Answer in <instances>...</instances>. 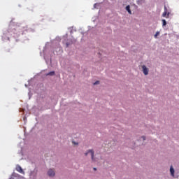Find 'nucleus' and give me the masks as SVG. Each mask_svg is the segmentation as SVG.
Wrapping results in <instances>:
<instances>
[{
	"instance_id": "1",
	"label": "nucleus",
	"mask_w": 179,
	"mask_h": 179,
	"mask_svg": "<svg viewBox=\"0 0 179 179\" xmlns=\"http://www.w3.org/2000/svg\"><path fill=\"white\" fill-rule=\"evenodd\" d=\"M89 153L91 154V159L92 162H94V151L93 150H89L87 152L85 153V155L87 156Z\"/></svg>"
},
{
	"instance_id": "2",
	"label": "nucleus",
	"mask_w": 179,
	"mask_h": 179,
	"mask_svg": "<svg viewBox=\"0 0 179 179\" xmlns=\"http://www.w3.org/2000/svg\"><path fill=\"white\" fill-rule=\"evenodd\" d=\"M142 69H143V72L144 73V75H149V69H148V67H146V66L143 65L142 66Z\"/></svg>"
},
{
	"instance_id": "3",
	"label": "nucleus",
	"mask_w": 179,
	"mask_h": 179,
	"mask_svg": "<svg viewBox=\"0 0 179 179\" xmlns=\"http://www.w3.org/2000/svg\"><path fill=\"white\" fill-rule=\"evenodd\" d=\"M48 175L49 176V177H54V176H55V171L52 169H50L48 171Z\"/></svg>"
},
{
	"instance_id": "4",
	"label": "nucleus",
	"mask_w": 179,
	"mask_h": 179,
	"mask_svg": "<svg viewBox=\"0 0 179 179\" xmlns=\"http://www.w3.org/2000/svg\"><path fill=\"white\" fill-rule=\"evenodd\" d=\"M16 170L18 171V173H21V174H24V171H23L22 166L17 165L16 167Z\"/></svg>"
},
{
	"instance_id": "5",
	"label": "nucleus",
	"mask_w": 179,
	"mask_h": 179,
	"mask_svg": "<svg viewBox=\"0 0 179 179\" xmlns=\"http://www.w3.org/2000/svg\"><path fill=\"white\" fill-rule=\"evenodd\" d=\"M170 173L171 176H172V177H174V168H173V166H171L170 168Z\"/></svg>"
},
{
	"instance_id": "6",
	"label": "nucleus",
	"mask_w": 179,
	"mask_h": 179,
	"mask_svg": "<svg viewBox=\"0 0 179 179\" xmlns=\"http://www.w3.org/2000/svg\"><path fill=\"white\" fill-rule=\"evenodd\" d=\"M54 75H55V71H50L46 74L47 76H54Z\"/></svg>"
},
{
	"instance_id": "7",
	"label": "nucleus",
	"mask_w": 179,
	"mask_h": 179,
	"mask_svg": "<svg viewBox=\"0 0 179 179\" xmlns=\"http://www.w3.org/2000/svg\"><path fill=\"white\" fill-rule=\"evenodd\" d=\"M126 10L131 15L132 13L131 12V7L129 6H126Z\"/></svg>"
},
{
	"instance_id": "8",
	"label": "nucleus",
	"mask_w": 179,
	"mask_h": 179,
	"mask_svg": "<svg viewBox=\"0 0 179 179\" xmlns=\"http://www.w3.org/2000/svg\"><path fill=\"white\" fill-rule=\"evenodd\" d=\"M167 24V22L166 20H162V26H166Z\"/></svg>"
},
{
	"instance_id": "9",
	"label": "nucleus",
	"mask_w": 179,
	"mask_h": 179,
	"mask_svg": "<svg viewBox=\"0 0 179 179\" xmlns=\"http://www.w3.org/2000/svg\"><path fill=\"white\" fill-rule=\"evenodd\" d=\"M159 34H160V32L157 31L156 34L154 35L155 38H157V36H159Z\"/></svg>"
},
{
	"instance_id": "10",
	"label": "nucleus",
	"mask_w": 179,
	"mask_h": 179,
	"mask_svg": "<svg viewBox=\"0 0 179 179\" xmlns=\"http://www.w3.org/2000/svg\"><path fill=\"white\" fill-rule=\"evenodd\" d=\"M163 17H166L167 16V11H164L162 14Z\"/></svg>"
},
{
	"instance_id": "11",
	"label": "nucleus",
	"mask_w": 179,
	"mask_h": 179,
	"mask_svg": "<svg viewBox=\"0 0 179 179\" xmlns=\"http://www.w3.org/2000/svg\"><path fill=\"white\" fill-rule=\"evenodd\" d=\"M100 83V81H96L94 83V85H99Z\"/></svg>"
},
{
	"instance_id": "12",
	"label": "nucleus",
	"mask_w": 179,
	"mask_h": 179,
	"mask_svg": "<svg viewBox=\"0 0 179 179\" xmlns=\"http://www.w3.org/2000/svg\"><path fill=\"white\" fill-rule=\"evenodd\" d=\"M164 12H167V7L166 6H164Z\"/></svg>"
},
{
	"instance_id": "13",
	"label": "nucleus",
	"mask_w": 179,
	"mask_h": 179,
	"mask_svg": "<svg viewBox=\"0 0 179 179\" xmlns=\"http://www.w3.org/2000/svg\"><path fill=\"white\" fill-rule=\"evenodd\" d=\"M73 145H78V143H76L75 141H73Z\"/></svg>"
},
{
	"instance_id": "14",
	"label": "nucleus",
	"mask_w": 179,
	"mask_h": 179,
	"mask_svg": "<svg viewBox=\"0 0 179 179\" xmlns=\"http://www.w3.org/2000/svg\"><path fill=\"white\" fill-rule=\"evenodd\" d=\"M169 15H170V13H167L168 17H169Z\"/></svg>"
},
{
	"instance_id": "15",
	"label": "nucleus",
	"mask_w": 179,
	"mask_h": 179,
	"mask_svg": "<svg viewBox=\"0 0 179 179\" xmlns=\"http://www.w3.org/2000/svg\"><path fill=\"white\" fill-rule=\"evenodd\" d=\"M142 138H143V141H145V136H143Z\"/></svg>"
},
{
	"instance_id": "16",
	"label": "nucleus",
	"mask_w": 179,
	"mask_h": 179,
	"mask_svg": "<svg viewBox=\"0 0 179 179\" xmlns=\"http://www.w3.org/2000/svg\"><path fill=\"white\" fill-rule=\"evenodd\" d=\"M96 5H97V4L95 3V4L94 5V8H96Z\"/></svg>"
},
{
	"instance_id": "17",
	"label": "nucleus",
	"mask_w": 179,
	"mask_h": 179,
	"mask_svg": "<svg viewBox=\"0 0 179 179\" xmlns=\"http://www.w3.org/2000/svg\"><path fill=\"white\" fill-rule=\"evenodd\" d=\"M94 170L96 171V170H97V169H96V168H94Z\"/></svg>"
}]
</instances>
